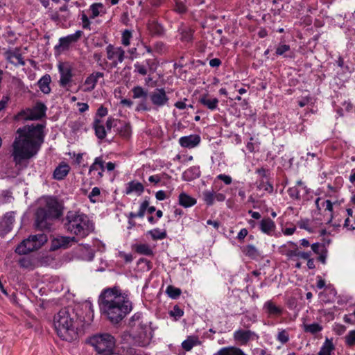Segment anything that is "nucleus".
<instances>
[{"label":"nucleus","instance_id":"obj_1","mask_svg":"<svg viewBox=\"0 0 355 355\" xmlns=\"http://www.w3.org/2000/svg\"><path fill=\"white\" fill-rule=\"evenodd\" d=\"M44 125H26L17 129L10 148V156L16 167L24 169L28 162L37 155L44 142Z\"/></svg>","mask_w":355,"mask_h":355},{"label":"nucleus","instance_id":"obj_2","mask_svg":"<svg viewBox=\"0 0 355 355\" xmlns=\"http://www.w3.org/2000/svg\"><path fill=\"white\" fill-rule=\"evenodd\" d=\"M100 309L112 323L121 322L132 309L128 295L117 287L104 290L100 295Z\"/></svg>","mask_w":355,"mask_h":355},{"label":"nucleus","instance_id":"obj_3","mask_svg":"<svg viewBox=\"0 0 355 355\" xmlns=\"http://www.w3.org/2000/svg\"><path fill=\"white\" fill-rule=\"evenodd\" d=\"M42 202L43 206L36 211L35 224L39 230H49L51 226V220L62 215V207L55 198L46 197L42 199Z\"/></svg>","mask_w":355,"mask_h":355},{"label":"nucleus","instance_id":"obj_4","mask_svg":"<svg viewBox=\"0 0 355 355\" xmlns=\"http://www.w3.org/2000/svg\"><path fill=\"white\" fill-rule=\"evenodd\" d=\"M58 336L63 340L71 342L76 339L78 334L74 327V320L67 309H61L53 318Z\"/></svg>","mask_w":355,"mask_h":355},{"label":"nucleus","instance_id":"obj_5","mask_svg":"<svg viewBox=\"0 0 355 355\" xmlns=\"http://www.w3.org/2000/svg\"><path fill=\"white\" fill-rule=\"evenodd\" d=\"M64 226L67 230L81 238L87 236L94 230L92 223L84 214L69 211Z\"/></svg>","mask_w":355,"mask_h":355},{"label":"nucleus","instance_id":"obj_6","mask_svg":"<svg viewBox=\"0 0 355 355\" xmlns=\"http://www.w3.org/2000/svg\"><path fill=\"white\" fill-rule=\"evenodd\" d=\"M88 343L91 345L98 354L103 355H113L119 354L115 352V339L109 334H99L90 337Z\"/></svg>","mask_w":355,"mask_h":355},{"label":"nucleus","instance_id":"obj_7","mask_svg":"<svg viewBox=\"0 0 355 355\" xmlns=\"http://www.w3.org/2000/svg\"><path fill=\"white\" fill-rule=\"evenodd\" d=\"M47 241L48 238L45 234L31 235L17 245L15 252L19 254H27L31 252L40 249Z\"/></svg>","mask_w":355,"mask_h":355},{"label":"nucleus","instance_id":"obj_8","mask_svg":"<svg viewBox=\"0 0 355 355\" xmlns=\"http://www.w3.org/2000/svg\"><path fill=\"white\" fill-rule=\"evenodd\" d=\"M46 107L42 103H37L32 108L26 109L19 113V116L24 120H37L44 116Z\"/></svg>","mask_w":355,"mask_h":355},{"label":"nucleus","instance_id":"obj_9","mask_svg":"<svg viewBox=\"0 0 355 355\" xmlns=\"http://www.w3.org/2000/svg\"><path fill=\"white\" fill-rule=\"evenodd\" d=\"M76 242L74 236H58L52 241L51 249L55 250L59 248H67Z\"/></svg>","mask_w":355,"mask_h":355},{"label":"nucleus","instance_id":"obj_10","mask_svg":"<svg viewBox=\"0 0 355 355\" xmlns=\"http://www.w3.org/2000/svg\"><path fill=\"white\" fill-rule=\"evenodd\" d=\"M107 58L110 60H113V64L116 66L117 62L115 59H117L119 62H122L125 57V51L121 47L114 48L112 45L110 44L106 48Z\"/></svg>","mask_w":355,"mask_h":355},{"label":"nucleus","instance_id":"obj_11","mask_svg":"<svg viewBox=\"0 0 355 355\" xmlns=\"http://www.w3.org/2000/svg\"><path fill=\"white\" fill-rule=\"evenodd\" d=\"M15 221V213L12 211L6 213L0 220V236H4L12 229Z\"/></svg>","mask_w":355,"mask_h":355},{"label":"nucleus","instance_id":"obj_12","mask_svg":"<svg viewBox=\"0 0 355 355\" xmlns=\"http://www.w3.org/2000/svg\"><path fill=\"white\" fill-rule=\"evenodd\" d=\"M150 98L153 105L161 107L168 103V98L166 96V92L164 89H156L150 95Z\"/></svg>","mask_w":355,"mask_h":355},{"label":"nucleus","instance_id":"obj_13","mask_svg":"<svg viewBox=\"0 0 355 355\" xmlns=\"http://www.w3.org/2000/svg\"><path fill=\"white\" fill-rule=\"evenodd\" d=\"M122 339L126 341L134 340L140 346H144L148 343L146 331L143 328L142 331L139 332L138 335H134L132 338L131 334L128 332L123 333L122 335Z\"/></svg>","mask_w":355,"mask_h":355},{"label":"nucleus","instance_id":"obj_14","mask_svg":"<svg viewBox=\"0 0 355 355\" xmlns=\"http://www.w3.org/2000/svg\"><path fill=\"white\" fill-rule=\"evenodd\" d=\"M257 338L256 334L250 330L239 329L234 332V338L241 343H247L250 340Z\"/></svg>","mask_w":355,"mask_h":355},{"label":"nucleus","instance_id":"obj_15","mask_svg":"<svg viewBox=\"0 0 355 355\" xmlns=\"http://www.w3.org/2000/svg\"><path fill=\"white\" fill-rule=\"evenodd\" d=\"M103 73L94 72L89 75L85 80L84 85L85 88L83 89L85 92H91L95 88V86L99 78L103 77Z\"/></svg>","mask_w":355,"mask_h":355},{"label":"nucleus","instance_id":"obj_16","mask_svg":"<svg viewBox=\"0 0 355 355\" xmlns=\"http://www.w3.org/2000/svg\"><path fill=\"white\" fill-rule=\"evenodd\" d=\"M154 63L150 60H146L145 63L137 62L135 64V71L138 73L145 76L148 72H153L155 69L153 68Z\"/></svg>","mask_w":355,"mask_h":355},{"label":"nucleus","instance_id":"obj_17","mask_svg":"<svg viewBox=\"0 0 355 355\" xmlns=\"http://www.w3.org/2000/svg\"><path fill=\"white\" fill-rule=\"evenodd\" d=\"M59 71L60 73V84L61 86H66L71 79V71L69 67L64 66L62 64L58 65Z\"/></svg>","mask_w":355,"mask_h":355},{"label":"nucleus","instance_id":"obj_18","mask_svg":"<svg viewBox=\"0 0 355 355\" xmlns=\"http://www.w3.org/2000/svg\"><path fill=\"white\" fill-rule=\"evenodd\" d=\"M200 137L196 135H191L189 136L182 137L180 140V144L185 148H193L200 143Z\"/></svg>","mask_w":355,"mask_h":355},{"label":"nucleus","instance_id":"obj_19","mask_svg":"<svg viewBox=\"0 0 355 355\" xmlns=\"http://www.w3.org/2000/svg\"><path fill=\"white\" fill-rule=\"evenodd\" d=\"M82 32L80 31H76L74 34L69 35L64 37H61L59 40V45L56 48H67L70 44L76 42L80 37Z\"/></svg>","mask_w":355,"mask_h":355},{"label":"nucleus","instance_id":"obj_20","mask_svg":"<svg viewBox=\"0 0 355 355\" xmlns=\"http://www.w3.org/2000/svg\"><path fill=\"white\" fill-rule=\"evenodd\" d=\"M6 59L12 64L15 65H22L25 64V62L23 60L21 55L19 53L18 50L14 51L11 50L7 51L6 53Z\"/></svg>","mask_w":355,"mask_h":355},{"label":"nucleus","instance_id":"obj_21","mask_svg":"<svg viewBox=\"0 0 355 355\" xmlns=\"http://www.w3.org/2000/svg\"><path fill=\"white\" fill-rule=\"evenodd\" d=\"M70 166L64 163H60L54 170L53 178L58 180H63L69 173Z\"/></svg>","mask_w":355,"mask_h":355},{"label":"nucleus","instance_id":"obj_22","mask_svg":"<svg viewBox=\"0 0 355 355\" xmlns=\"http://www.w3.org/2000/svg\"><path fill=\"white\" fill-rule=\"evenodd\" d=\"M51 82V76L49 74H46L42 76L37 82L38 86L40 90L44 94H49L51 92L50 83Z\"/></svg>","mask_w":355,"mask_h":355},{"label":"nucleus","instance_id":"obj_23","mask_svg":"<svg viewBox=\"0 0 355 355\" xmlns=\"http://www.w3.org/2000/svg\"><path fill=\"white\" fill-rule=\"evenodd\" d=\"M179 204L184 207H190L196 203V200L186 193H181L178 197Z\"/></svg>","mask_w":355,"mask_h":355},{"label":"nucleus","instance_id":"obj_24","mask_svg":"<svg viewBox=\"0 0 355 355\" xmlns=\"http://www.w3.org/2000/svg\"><path fill=\"white\" fill-rule=\"evenodd\" d=\"M144 191V187L143 184L140 182L131 181L130 182L126 187L125 193L130 194L131 193L135 192L139 195L142 193Z\"/></svg>","mask_w":355,"mask_h":355},{"label":"nucleus","instance_id":"obj_25","mask_svg":"<svg viewBox=\"0 0 355 355\" xmlns=\"http://www.w3.org/2000/svg\"><path fill=\"white\" fill-rule=\"evenodd\" d=\"M94 128L95 130V134L96 137L103 139L106 136V130L103 125V121L98 119H96L94 122Z\"/></svg>","mask_w":355,"mask_h":355},{"label":"nucleus","instance_id":"obj_26","mask_svg":"<svg viewBox=\"0 0 355 355\" xmlns=\"http://www.w3.org/2000/svg\"><path fill=\"white\" fill-rule=\"evenodd\" d=\"M264 309L269 315H279L282 313V309L272 301H268L264 304Z\"/></svg>","mask_w":355,"mask_h":355},{"label":"nucleus","instance_id":"obj_27","mask_svg":"<svg viewBox=\"0 0 355 355\" xmlns=\"http://www.w3.org/2000/svg\"><path fill=\"white\" fill-rule=\"evenodd\" d=\"M199 101L207 108L213 110L216 108L218 100L216 98H210L208 95H203Z\"/></svg>","mask_w":355,"mask_h":355},{"label":"nucleus","instance_id":"obj_28","mask_svg":"<svg viewBox=\"0 0 355 355\" xmlns=\"http://www.w3.org/2000/svg\"><path fill=\"white\" fill-rule=\"evenodd\" d=\"M275 227V223L269 218L263 219L260 223L261 230L264 233L270 234Z\"/></svg>","mask_w":355,"mask_h":355},{"label":"nucleus","instance_id":"obj_29","mask_svg":"<svg viewBox=\"0 0 355 355\" xmlns=\"http://www.w3.org/2000/svg\"><path fill=\"white\" fill-rule=\"evenodd\" d=\"M200 173L199 168L194 166L185 171L183 173V178L185 180H191L198 178L200 176Z\"/></svg>","mask_w":355,"mask_h":355},{"label":"nucleus","instance_id":"obj_30","mask_svg":"<svg viewBox=\"0 0 355 355\" xmlns=\"http://www.w3.org/2000/svg\"><path fill=\"white\" fill-rule=\"evenodd\" d=\"M200 344V341L196 336H189L187 340L182 342V346L186 351H189L193 346Z\"/></svg>","mask_w":355,"mask_h":355},{"label":"nucleus","instance_id":"obj_31","mask_svg":"<svg viewBox=\"0 0 355 355\" xmlns=\"http://www.w3.org/2000/svg\"><path fill=\"white\" fill-rule=\"evenodd\" d=\"M217 355H245L243 352L236 347H224L219 350Z\"/></svg>","mask_w":355,"mask_h":355},{"label":"nucleus","instance_id":"obj_32","mask_svg":"<svg viewBox=\"0 0 355 355\" xmlns=\"http://www.w3.org/2000/svg\"><path fill=\"white\" fill-rule=\"evenodd\" d=\"M119 135L125 139H128L131 135V128L129 123H122L117 129Z\"/></svg>","mask_w":355,"mask_h":355},{"label":"nucleus","instance_id":"obj_33","mask_svg":"<svg viewBox=\"0 0 355 355\" xmlns=\"http://www.w3.org/2000/svg\"><path fill=\"white\" fill-rule=\"evenodd\" d=\"M148 30L153 35H161L163 33V27L155 21H152L148 24Z\"/></svg>","mask_w":355,"mask_h":355},{"label":"nucleus","instance_id":"obj_34","mask_svg":"<svg viewBox=\"0 0 355 355\" xmlns=\"http://www.w3.org/2000/svg\"><path fill=\"white\" fill-rule=\"evenodd\" d=\"M334 349V345L331 340H327L318 355H330Z\"/></svg>","mask_w":355,"mask_h":355},{"label":"nucleus","instance_id":"obj_35","mask_svg":"<svg viewBox=\"0 0 355 355\" xmlns=\"http://www.w3.org/2000/svg\"><path fill=\"white\" fill-rule=\"evenodd\" d=\"M148 234L152 236L153 240L163 239L166 237V231H160L159 229L150 230Z\"/></svg>","mask_w":355,"mask_h":355},{"label":"nucleus","instance_id":"obj_36","mask_svg":"<svg viewBox=\"0 0 355 355\" xmlns=\"http://www.w3.org/2000/svg\"><path fill=\"white\" fill-rule=\"evenodd\" d=\"M203 199L206 204L209 206L212 205L214 202V191H205L202 193Z\"/></svg>","mask_w":355,"mask_h":355},{"label":"nucleus","instance_id":"obj_37","mask_svg":"<svg viewBox=\"0 0 355 355\" xmlns=\"http://www.w3.org/2000/svg\"><path fill=\"white\" fill-rule=\"evenodd\" d=\"M322 327L318 323H313L311 324H304V329L306 332L315 334L322 330Z\"/></svg>","mask_w":355,"mask_h":355},{"label":"nucleus","instance_id":"obj_38","mask_svg":"<svg viewBox=\"0 0 355 355\" xmlns=\"http://www.w3.org/2000/svg\"><path fill=\"white\" fill-rule=\"evenodd\" d=\"M100 168L102 171H104V161L101 157H96L94 162L91 165L89 168V172L92 171H96Z\"/></svg>","mask_w":355,"mask_h":355},{"label":"nucleus","instance_id":"obj_39","mask_svg":"<svg viewBox=\"0 0 355 355\" xmlns=\"http://www.w3.org/2000/svg\"><path fill=\"white\" fill-rule=\"evenodd\" d=\"M166 293L173 299L178 297L181 294V290L173 286H168L166 288Z\"/></svg>","mask_w":355,"mask_h":355},{"label":"nucleus","instance_id":"obj_40","mask_svg":"<svg viewBox=\"0 0 355 355\" xmlns=\"http://www.w3.org/2000/svg\"><path fill=\"white\" fill-rule=\"evenodd\" d=\"M245 252L247 256H248L252 259H255L259 255V253L257 249L254 246L251 245H248L246 247Z\"/></svg>","mask_w":355,"mask_h":355},{"label":"nucleus","instance_id":"obj_41","mask_svg":"<svg viewBox=\"0 0 355 355\" xmlns=\"http://www.w3.org/2000/svg\"><path fill=\"white\" fill-rule=\"evenodd\" d=\"M137 252L145 255H150L153 253L152 250L150 248V247L146 244H141L137 245Z\"/></svg>","mask_w":355,"mask_h":355},{"label":"nucleus","instance_id":"obj_42","mask_svg":"<svg viewBox=\"0 0 355 355\" xmlns=\"http://www.w3.org/2000/svg\"><path fill=\"white\" fill-rule=\"evenodd\" d=\"M293 245V249H286L285 250L284 254L288 257V258H292L293 257H299L300 256V251L298 250V248L295 244Z\"/></svg>","mask_w":355,"mask_h":355},{"label":"nucleus","instance_id":"obj_43","mask_svg":"<svg viewBox=\"0 0 355 355\" xmlns=\"http://www.w3.org/2000/svg\"><path fill=\"white\" fill-rule=\"evenodd\" d=\"M132 91L133 92V97L135 98L147 96L146 92H145L141 87H135Z\"/></svg>","mask_w":355,"mask_h":355},{"label":"nucleus","instance_id":"obj_44","mask_svg":"<svg viewBox=\"0 0 355 355\" xmlns=\"http://www.w3.org/2000/svg\"><path fill=\"white\" fill-rule=\"evenodd\" d=\"M257 188L259 190H264L268 193H272L273 191V187L268 182L261 180L257 185Z\"/></svg>","mask_w":355,"mask_h":355},{"label":"nucleus","instance_id":"obj_45","mask_svg":"<svg viewBox=\"0 0 355 355\" xmlns=\"http://www.w3.org/2000/svg\"><path fill=\"white\" fill-rule=\"evenodd\" d=\"M182 40L184 41L189 42L191 40L193 36V31L190 28L183 29L181 32Z\"/></svg>","mask_w":355,"mask_h":355},{"label":"nucleus","instance_id":"obj_46","mask_svg":"<svg viewBox=\"0 0 355 355\" xmlns=\"http://www.w3.org/2000/svg\"><path fill=\"white\" fill-rule=\"evenodd\" d=\"M132 37V33L128 30H125L122 34V40L121 42L125 46H128L130 44V40Z\"/></svg>","mask_w":355,"mask_h":355},{"label":"nucleus","instance_id":"obj_47","mask_svg":"<svg viewBox=\"0 0 355 355\" xmlns=\"http://www.w3.org/2000/svg\"><path fill=\"white\" fill-rule=\"evenodd\" d=\"M346 343L352 346L355 344V330L350 331L345 336Z\"/></svg>","mask_w":355,"mask_h":355},{"label":"nucleus","instance_id":"obj_48","mask_svg":"<svg viewBox=\"0 0 355 355\" xmlns=\"http://www.w3.org/2000/svg\"><path fill=\"white\" fill-rule=\"evenodd\" d=\"M290 50V46L289 45H287V44H279L277 48H276V54L277 55H284L286 52Z\"/></svg>","mask_w":355,"mask_h":355},{"label":"nucleus","instance_id":"obj_49","mask_svg":"<svg viewBox=\"0 0 355 355\" xmlns=\"http://www.w3.org/2000/svg\"><path fill=\"white\" fill-rule=\"evenodd\" d=\"M53 261V258L50 256H42L38 260V263L40 266H45L49 265Z\"/></svg>","mask_w":355,"mask_h":355},{"label":"nucleus","instance_id":"obj_50","mask_svg":"<svg viewBox=\"0 0 355 355\" xmlns=\"http://www.w3.org/2000/svg\"><path fill=\"white\" fill-rule=\"evenodd\" d=\"M83 250L85 252L86 254H83L82 259L87 261L92 260L94 257V251L89 248H85Z\"/></svg>","mask_w":355,"mask_h":355},{"label":"nucleus","instance_id":"obj_51","mask_svg":"<svg viewBox=\"0 0 355 355\" xmlns=\"http://www.w3.org/2000/svg\"><path fill=\"white\" fill-rule=\"evenodd\" d=\"M101 193L100 189L98 187H94L92 189V192L88 196V198H89L90 201L92 202H96V197H98Z\"/></svg>","mask_w":355,"mask_h":355},{"label":"nucleus","instance_id":"obj_52","mask_svg":"<svg viewBox=\"0 0 355 355\" xmlns=\"http://www.w3.org/2000/svg\"><path fill=\"white\" fill-rule=\"evenodd\" d=\"M101 3H94L90 6V10L92 12V17L95 18L99 15V9L102 8Z\"/></svg>","mask_w":355,"mask_h":355},{"label":"nucleus","instance_id":"obj_53","mask_svg":"<svg viewBox=\"0 0 355 355\" xmlns=\"http://www.w3.org/2000/svg\"><path fill=\"white\" fill-rule=\"evenodd\" d=\"M148 205H149V203H148V200H144L141 203L139 210L137 213L138 217L142 218L144 216L145 211H146L147 207H148Z\"/></svg>","mask_w":355,"mask_h":355},{"label":"nucleus","instance_id":"obj_54","mask_svg":"<svg viewBox=\"0 0 355 355\" xmlns=\"http://www.w3.org/2000/svg\"><path fill=\"white\" fill-rule=\"evenodd\" d=\"M183 311L178 306H175L173 309L171 311L170 315L173 317L180 318L183 315Z\"/></svg>","mask_w":355,"mask_h":355},{"label":"nucleus","instance_id":"obj_55","mask_svg":"<svg viewBox=\"0 0 355 355\" xmlns=\"http://www.w3.org/2000/svg\"><path fill=\"white\" fill-rule=\"evenodd\" d=\"M277 338L281 343H286L288 340V334L283 330L278 334Z\"/></svg>","mask_w":355,"mask_h":355},{"label":"nucleus","instance_id":"obj_56","mask_svg":"<svg viewBox=\"0 0 355 355\" xmlns=\"http://www.w3.org/2000/svg\"><path fill=\"white\" fill-rule=\"evenodd\" d=\"M141 315L139 313L135 314L130 320V325L131 327H135L136 326V322H138V325L141 324L140 320Z\"/></svg>","mask_w":355,"mask_h":355},{"label":"nucleus","instance_id":"obj_57","mask_svg":"<svg viewBox=\"0 0 355 355\" xmlns=\"http://www.w3.org/2000/svg\"><path fill=\"white\" fill-rule=\"evenodd\" d=\"M217 178L223 181L225 184H230L232 183V178L225 174H220L217 176Z\"/></svg>","mask_w":355,"mask_h":355},{"label":"nucleus","instance_id":"obj_58","mask_svg":"<svg viewBox=\"0 0 355 355\" xmlns=\"http://www.w3.org/2000/svg\"><path fill=\"white\" fill-rule=\"evenodd\" d=\"M8 101L9 97L8 96H4L2 97L1 100L0 101V112L6 107Z\"/></svg>","mask_w":355,"mask_h":355},{"label":"nucleus","instance_id":"obj_59","mask_svg":"<svg viewBox=\"0 0 355 355\" xmlns=\"http://www.w3.org/2000/svg\"><path fill=\"white\" fill-rule=\"evenodd\" d=\"M121 348L123 349L122 353H125L129 355H133L135 354H137L136 349L133 347L122 346Z\"/></svg>","mask_w":355,"mask_h":355},{"label":"nucleus","instance_id":"obj_60","mask_svg":"<svg viewBox=\"0 0 355 355\" xmlns=\"http://www.w3.org/2000/svg\"><path fill=\"white\" fill-rule=\"evenodd\" d=\"M81 20H82V23H83V28H89L90 23H89L88 17H87V15L85 14L82 15Z\"/></svg>","mask_w":355,"mask_h":355},{"label":"nucleus","instance_id":"obj_61","mask_svg":"<svg viewBox=\"0 0 355 355\" xmlns=\"http://www.w3.org/2000/svg\"><path fill=\"white\" fill-rule=\"evenodd\" d=\"M175 10L179 13H183L186 11V7L182 3L176 2Z\"/></svg>","mask_w":355,"mask_h":355},{"label":"nucleus","instance_id":"obj_62","mask_svg":"<svg viewBox=\"0 0 355 355\" xmlns=\"http://www.w3.org/2000/svg\"><path fill=\"white\" fill-rule=\"evenodd\" d=\"M107 114V110L103 107V106H101L98 110H97V113L96 114L101 117H103V116H106Z\"/></svg>","mask_w":355,"mask_h":355},{"label":"nucleus","instance_id":"obj_63","mask_svg":"<svg viewBox=\"0 0 355 355\" xmlns=\"http://www.w3.org/2000/svg\"><path fill=\"white\" fill-rule=\"evenodd\" d=\"M221 61L218 58H214L209 61V65L212 67H218L220 65Z\"/></svg>","mask_w":355,"mask_h":355},{"label":"nucleus","instance_id":"obj_64","mask_svg":"<svg viewBox=\"0 0 355 355\" xmlns=\"http://www.w3.org/2000/svg\"><path fill=\"white\" fill-rule=\"evenodd\" d=\"M290 196L293 198H299V191L296 188H291L288 190Z\"/></svg>","mask_w":355,"mask_h":355}]
</instances>
